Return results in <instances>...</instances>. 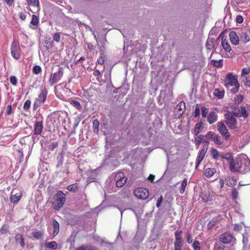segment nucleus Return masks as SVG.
<instances>
[{"instance_id":"nucleus-1","label":"nucleus","mask_w":250,"mask_h":250,"mask_svg":"<svg viewBox=\"0 0 250 250\" xmlns=\"http://www.w3.org/2000/svg\"><path fill=\"white\" fill-rule=\"evenodd\" d=\"M66 200L65 194L62 191H59L54 197V208L59 210L64 205Z\"/></svg>"},{"instance_id":"nucleus-2","label":"nucleus","mask_w":250,"mask_h":250,"mask_svg":"<svg viewBox=\"0 0 250 250\" xmlns=\"http://www.w3.org/2000/svg\"><path fill=\"white\" fill-rule=\"evenodd\" d=\"M183 231L182 230H176L175 233V241L174 243V250H182L184 241L182 236Z\"/></svg>"},{"instance_id":"nucleus-3","label":"nucleus","mask_w":250,"mask_h":250,"mask_svg":"<svg viewBox=\"0 0 250 250\" xmlns=\"http://www.w3.org/2000/svg\"><path fill=\"white\" fill-rule=\"evenodd\" d=\"M229 163V169L232 172H239L242 166V161L240 159L234 160L232 158L228 159Z\"/></svg>"},{"instance_id":"nucleus-4","label":"nucleus","mask_w":250,"mask_h":250,"mask_svg":"<svg viewBox=\"0 0 250 250\" xmlns=\"http://www.w3.org/2000/svg\"><path fill=\"white\" fill-rule=\"evenodd\" d=\"M10 50L11 55L14 59L16 60H18L20 59L21 57V50L19 44L15 41H14L12 42L10 48Z\"/></svg>"},{"instance_id":"nucleus-5","label":"nucleus","mask_w":250,"mask_h":250,"mask_svg":"<svg viewBox=\"0 0 250 250\" xmlns=\"http://www.w3.org/2000/svg\"><path fill=\"white\" fill-rule=\"evenodd\" d=\"M220 241L223 244H233L235 242V237L229 232H224L219 236Z\"/></svg>"},{"instance_id":"nucleus-6","label":"nucleus","mask_w":250,"mask_h":250,"mask_svg":"<svg viewBox=\"0 0 250 250\" xmlns=\"http://www.w3.org/2000/svg\"><path fill=\"white\" fill-rule=\"evenodd\" d=\"M225 117L227 120L226 123L229 127L231 129H235L237 128L236 120L235 119L236 116L233 112H229L225 114Z\"/></svg>"},{"instance_id":"nucleus-7","label":"nucleus","mask_w":250,"mask_h":250,"mask_svg":"<svg viewBox=\"0 0 250 250\" xmlns=\"http://www.w3.org/2000/svg\"><path fill=\"white\" fill-rule=\"evenodd\" d=\"M115 181L116 182V186L118 188L122 187L126 182L127 178L125 176V174L122 172L117 173L115 176Z\"/></svg>"},{"instance_id":"nucleus-8","label":"nucleus","mask_w":250,"mask_h":250,"mask_svg":"<svg viewBox=\"0 0 250 250\" xmlns=\"http://www.w3.org/2000/svg\"><path fill=\"white\" fill-rule=\"evenodd\" d=\"M63 74L62 68H59L58 71L51 75L49 82L51 85L57 83L62 78Z\"/></svg>"},{"instance_id":"nucleus-9","label":"nucleus","mask_w":250,"mask_h":250,"mask_svg":"<svg viewBox=\"0 0 250 250\" xmlns=\"http://www.w3.org/2000/svg\"><path fill=\"white\" fill-rule=\"evenodd\" d=\"M134 194L137 198L145 200L148 197L149 192L146 188H138L134 190Z\"/></svg>"},{"instance_id":"nucleus-10","label":"nucleus","mask_w":250,"mask_h":250,"mask_svg":"<svg viewBox=\"0 0 250 250\" xmlns=\"http://www.w3.org/2000/svg\"><path fill=\"white\" fill-rule=\"evenodd\" d=\"M207 144L208 143H206V144H204L202 149L198 152V155L197 157L195 163L196 168H197L198 167V166L201 163L202 161L204 159L205 156L208 151V146Z\"/></svg>"},{"instance_id":"nucleus-11","label":"nucleus","mask_w":250,"mask_h":250,"mask_svg":"<svg viewBox=\"0 0 250 250\" xmlns=\"http://www.w3.org/2000/svg\"><path fill=\"white\" fill-rule=\"evenodd\" d=\"M239 84L237 81V76L232 75V73H229L227 74L225 85L227 87L229 86H233V85Z\"/></svg>"},{"instance_id":"nucleus-12","label":"nucleus","mask_w":250,"mask_h":250,"mask_svg":"<svg viewBox=\"0 0 250 250\" xmlns=\"http://www.w3.org/2000/svg\"><path fill=\"white\" fill-rule=\"evenodd\" d=\"M217 129L219 133L225 139H228L230 137V134L223 122H219L218 124Z\"/></svg>"},{"instance_id":"nucleus-13","label":"nucleus","mask_w":250,"mask_h":250,"mask_svg":"<svg viewBox=\"0 0 250 250\" xmlns=\"http://www.w3.org/2000/svg\"><path fill=\"white\" fill-rule=\"evenodd\" d=\"M48 92L46 88L41 89V91L37 98L36 99L42 104H44L46 100Z\"/></svg>"},{"instance_id":"nucleus-14","label":"nucleus","mask_w":250,"mask_h":250,"mask_svg":"<svg viewBox=\"0 0 250 250\" xmlns=\"http://www.w3.org/2000/svg\"><path fill=\"white\" fill-rule=\"evenodd\" d=\"M43 123L42 121H37L34 125V134L35 135H40L41 134L43 130Z\"/></svg>"},{"instance_id":"nucleus-15","label":"nucleus","mask_w":250,"mask_h":250,"mask_svg":"<svg viewBox=\"0 0 250 250\" xmlns=\"http://www.w3.org/2000/svg\"><path fill=\"white\" fill-rule=\"evenodd\" d=\"M233 112L234 113L235 116L237 117H242L244 118H246L248 116L246 108L244 106H241L238 110H235V111Z\"/></svg>"},{"instance_id":"nucleus-16","label":"nucleus","mask_w":250,"mask_h":250,"mask_svg":"<svg viewBox=\"0 0 250 250\" xmlns=\"http://www.w3.org/2000/svg\"><path fill=\"white\" fill-rule=\"evenodd\" d=\"M186 109L185 103L184 102H180L176 106L175 108V112L178 113V116L180 117L184 113Z\"/></svg>"},{"instance_id":"nucleus-17","label":"nucleus","mask_w":250,"mask_h":250,"mask_svg":"<svg viewBox=\"0 0 250 250\" xmlns=\"http://www.w3.org/2000/svg\"><path fill=\"white\" fill-rule=\"evenodd\" d=\"M238 34L240 36V41L244 43H246L250 41V38L249 35L246 30H242L238 32Z\"/></svg>"},{"instance_id":"nucleus-18","label":"nucleus","mask_w":250,"mask_h":250,"mask_svg":"<svg viewBox=\"0 0 250 250\" xmlns=\"http://www.w3.org/2000/svg\"><path fill=\"white\" fill-rule=\"evenodd\" d=\"M218 119V115L215 111H210L207 116V121L209 124L216 122Z\"/></svg>"},{"instance_id":"nucleus-19","label":"nucleus","mask_w":250,"mask_h":250,"mask_svg":"<svg viewBox=\"0 0 250 250\" xmlns=\"http://www.w3.org/2000/svg\"><path fill=\"white\" fill-rule=\"evenodd\" d=\"M229 39L231 42L234 45H238L239 42L238 35L234 31H231L229 34Z\"/></svg>"},{"instance_id":"nucleus-20","label":"nucleus","mask_w":250,"mask_h":250,"mask_svg":"<svg viewBox=\"0 0 250 250\" xmlns=\"http://www.w3.org/2000/svg\"><path fill=\"white\" fill-rule=\"evenodd\" d=\"M221 44L223 48L227 52H229L231 48L227 41V37L226 36H223L221 38Z\"/></svg>"},{"instance_id":"nucleus-21","label":"nucleus","mask_w":250,"mask_h":250,"mask_svg":"<svg viewBox=\"0 0 250 250\" xmlns=\"http://www.w3.org/2000/svg\"><path fill=\"white\" fill-rule=\"evenodd\" d=\"M21 193L20 192L16 193L15 191L13 190L11 192L10 201L13 203H17L21 199Z\"/></svg>"},{"instance_id":"nucleus-22","label":"nucleus","mask_w":250,"mask_h":250,"mask_svg":"<svg viewBox=\"0 0 250 250\" xmlns=\"http://www.w3.org/2000/svg\"><path fill=\"white\" fill-rule=\"evenodd\" d=\"M211 135H208V138L211 137V141H213L214 143L218 145H221L223 144V141L221 137L217 134L212 132V133L209 134Z\"/></svg>"},{"instance_id":"nucleus-23","label":"nucleus","mask_w":250,"mask_h":250,"mask_svg":"<svg viewBox=\"0 0 250 250\" xmlns=\"http://www.w3.org/2000/svg\"><path fill=\"white\" fill-rule=\"evenodd\" d=\"M225 181L228 186L233 187L236 184L237 178L235 177L228 176L225 178Z\"/></svg>"},{"instance_id":"nucleus-24","label":"nucleus","mask_w":250,"mask_h":250,"mask_svg":"<svg viewBox=\"0 0 250 250\" xmlns=\"http://www.w3.org/2000/svg\"><path fill=\"white\" fill-rule=\"evenodd\" d=\"M203 124L202 122L198 123L195 125L194 129V135L197 136V135L201 132L202 129L203 128Z\"/></svg>"},{"instance_id":"nucleus-25","label":"nucleus","mask_w":250,"mask_h":250,"mask_svg":"<svg viewBox=\"0 0 250 250\" xmlns=\"http://www.w3.org/2000/svg\"><path fill=\"white\" fill-rule=\"evenodd\" d=\"M52 225L53 227V236H55L57 235L59 232L60 226L59 223L55 220L53 219Z\"/></svg>"},{"instance_id":"nucleus-26","label":"nucleus","mask_w":250,"mask_h":250,"mask_svg":"<svg viewBox=\"0 0 250 250\" xmlns=\"http://www.w3.org/2000/svg\"><path fill=\"white\" fill-rule=\"evenodd\" d=\"M210 153L212 158L215 160H218L220 157L222 158H225L224 157L220 155L218 151L216 148H211L210 150Z\"/></svg>"},{"instance_id":"nucleus-27","label":"nucleus","mask_w":250,"mask_h":250,"mask_svg":"<svg viewBox=\"0 0 250 250\" xmlns=\"http://www.w3.org/2000/svg\"><path fill=\"white\" fill-rule=\"evenodd\" d=\"M216 172V169L214 168H207L205 169L204 174L208 178L212 177Z\"/></svg>"},{"instance_id":"nucleus-28","label":"nucleus","mask_w":250,"mask_h":250,"mask_svg":"<svg viewBox=\"0 0 250 250\" xmlns=\"http://www.w3.org/2000/svg\"><path fill=\"white\" fill-rule=\"evenodd\" d=\"M214 47V39L212 38H208L206 42V47L208 50H211Z\"/></svg>"},{"instance_id":"nucleus-29","label":"nucleus","mask_w":250,"mask_h":250,"mask_svg":"<svg viewBox=\"0 0 250 250\" xmlns=\"http://www.w3.org/2000/svg\"><path fill=\"white\" fill-rule=\"evenodd\" d=\"M15 241L17 244H19L23 247L24 245V242L22 236L21 234H17L15 236Z\"/></svg>"},{"instance_id":"nucleus-30","label":"nucleus","mask_w":250,"mask_h":250,"mask_svg":"<svg viewBox=\"0 0 250 250\" xmlns=\"http://www.w3.org/2000/svg\"><path fill=\"white\" fill-rule=\"evenodd\" d=\"M224 91L219 89H215L213 92V95L218 99H221L224 96Z\"/></svg>"},{"instance_id":"nucleus-31","label":"nucleus","mask_w":250,"mask_h":250,"mask_svg":"<svg viewBox=\"0 0 250 250\" xmlns=\"http://www.w3.org/2000/svg\"><path fill=\"white\" fill-rule=\"evenodd\" d=\"M204 137H203V135H197V136L195 138L194 143L197 146H199L200 144L202 143H205Z\"/></svg>"},{"instance_id":"nucleus-32","label":"nucleus","mask_w":250,"mask_h":250,"mask_svg":"<svg viewBox=\"0 0 250 250\" xmlns=\"http://www.w3.org/2000/svg\"><path fill=\"white\" fill-rule=\"evenodd\" d=\"M44 246L45 248L50 250H56L57 247V244L55 241H52L45 243Z\"/></svg>"},{"instance_id":"nucleus-33","label":"nucleus","mask_w":250,"mask_h":250,"mask_svg":"<svg viewBox=\"0 0 250 250\" xmlns=\"http://www.w3.org/2000/svg\"><path fill=\"white\" fill-rule=\"evenodd\" d=\"M211 63L216 67H222L223 66V60H212Z\"/></svg>"},{"instance_id":"nucleus-34","label":"nucleus","mask_w":250,"mask_h":250,"mask_svg":"<svg viewBox=\"0 0 250 250\" xmlns=\"http://www.w3.org/2000/svg\"><path fill=\"white\" fill-rule=\"evenodd\" d=\"M192 248L193 250H201V247L200 242L198 240L195 239L192 243Z\"/></svg>"},{"instance_id":"nucleus-35","label":"nucleus","mask_w":250,"mask_h":250,"mask_svg":"<svg viewBox=\"0 0 250 250\" xmlns=\"http://www.w3.org/2000/svg\"><path fill=\"white\" fill-rule=\"evenodd\" d=\"M218 222V219L217 218H212L208 223V229H212L216 224Z\"/></svg>"},{"instance_id":"nucleus-36","label":"nucleus","mask_w":250,"mask_h":250,"mask_svg":"<svg viewBox=\"0 0 250 250\" xmlns=\"http://www.w3.org/2000/svg\"><path fill=\"white\" fill-rule=\"evenodd\" d=\"M57 161H58V164L57 165V167H59L61 166L62 165L63 162V154L62 152L60 153L58 156H57Z\"/></svg>"},{"instance_id":"nucleus-37","label":"nucleus","mask_w":250,"mask_h":250,"mask_svg":"<svg viewBox=\"0 0 250 250\" xmlns=\"http://www.w3.org/2000/svg\"><path fill=\"white\" fill-rule=\"evenodd\" d=\"M39 23V18L36 15H32L30 23L34 26H37Z\"/></svg>"},{"instance_id":"nucleus-38","label":"nucleus","mask_w":250,"mask_h":250,"mask_svg":"<svg viewBox=\"0 0 250 250\" xmlns=\"http://www.w3.org/2000/svg\"><path fill=\"white\" fill-rule=\"evenodd\" d=\"M187 185V180L185 178L181 183V187L180 188V193L181 194L184 193L185 190V188Z\"/></svg>"},{"instance_id":"nucleus-39","label":"nucleus","mask_w":250,"mask_h":250,"mask_svg":"<svg viewBox=\"0 0 250 250\" xmlns=\"http://www.w3.org/2000/svg\"><path fill=\"white\" fill-rule=\"evenodd\" d=\"M26 2L27 4L30 6L34 7H39V0H27Z\"/></svg>"},{"instance_id":"nucleus-40","label":"nucleus","mask_w":250,"mask_h":250,"mask_svg":"<svg viewBox=\"0 0 250 250\" xmlns=\"http://www.w3.org/2000/svg\"><path fill=\"white\" fill-rule=\"evenodd\" d=\"M79 188V186L77 184H72L68 186L66 188L68 190L72 192L76 191Z\"/></svg>"},{"instance_id":"nucleus-41","label":"nucleus","mask_w":250,"mask_h":250,"mask_svg":"<svg viewBox=\"0 0 250 250\" xmlns=\"http://www.w3.org/2000/svg\"><path fill=\"white\" fill-rule=\"evenodd\" d=\"M244 85L248 87H250V78L249 77H241Z\"/></svg>"},{"instance_id":"nucleus-42","label":"nucleus","mask_w":250,"mask_h":250,"mask_svg":"<svg viewBox=\"0 0 250 250\" xmlns=\"http://www.w3.org/2000/svg\"><path fill=\"white\" fill-rule=\"evenodd\" d=\"M32 236L37 239H39L42 238L43 233L41 231H33L32 232Z\"/></svg>"},{"instance_id":"nucleus-43","label":"nucleus","mask_w":250,"mask_h":250,"mask_svg":"<svg viewBox=\"0 0 250 250\" xmlns=\"http://www.w3.org/2000/svg\"><path fill=\"white\" fill-rule=\"evenodd\" d=\"M244 97L241 95H237L234 97V101L235 104H240L243 100Z\"/></svg>"},{"instance_id":"nucleus-44","label":"nucleus","mask_w":250,"mask_h":250,"mask_svg":"<svg viewBox=\"0 0 250 250\" xmlns=\"http://www.w3.org/2000/svg\"><path fill=\"white\" fill-rule=\"evenodd\" d=\"M70 104L72 105L73 106L75 107L77 109L80 110L82 109V106L81 105L80 103L75 100H71L70 102Z\"/></svg>"},{"instance_id":"nucleus-45","label":"nucleus","mask_w":250,"mask_h":250,"mask_svg":"<svg viewBox=\"0 0 250 250\" xmlns=\"http://www.w3.org/2000/svg\"><path fill=\"white\" fill-rule=\"evenodd\" d=\"M186 238L187 239V241L188 243L191 244L192 243L193 239H192V236L191 234V233L189 231H188L186 233Z\"/></svg>"},{"instance_id":"nucleus-46","label":"nucleus","mask_w":250,"mask_h":250,"mask_svg":"<svg viewBox=\"0 0 250 250\" xmlns=\"http://www.w3.org/2000/svg\"><path fill=\"white\" fill-rule=\"evenodd\" d=\"M208 113V109L205 106L201 107V114L203 118L207 117Z\"/></svg>"},{"instance_id":"nucleus-47","label":"nucleus","mask_w":250,"mask_h":250,"mask_svg":"<svg viewBox=\"0 0 250 250\" xmlns=\"http://www.w3.org/2000/svg\"><path fill=\"white\" fill-rule=\"evenodd\" d=\"M210 133H212V132L208 131L207 133V134H206L205 135H203V137H204V140H205V141H204L205 142V144H206V143H208L207 144H208V145H209V140H211V137H209H209L208 138V135H209V136L210 135V134H209Z\"/></svg>"},{"instance_id":"nucleus-48","label":"nucleus","mask_w":250,"mask_h":250,"mask_svg":"<svg viewBox=\"0 0 250 250\" xmlns=\"http://www.w3.org/2000/svg\"><path fill=\"white\" fill-rule=\"evenodd\" d=\"M250 73V68L249 67L243 68L242 70L241 77H246V75H248Z\"/></svg>"},{"instance_id":"nucleus-49","label":"nucleus","mask_w":250,"mask_h":250,"mask_svg":"<svg viewBox=\"0 0 250 250\" xmlns=\"http://www.w3.org/2000/svg\"><path fill=\"white\" fill-rule=\"evenodd\" d=\"M32 71L34 74L38 75L42 72V68L39 65H35L33 67Z\"/></svg>"},{"instance_id":"nucleus-50","label":"nucleus","mask_w":250,"mask_h":250,"mask_svg":"<svg viewBox=\"0 0 250 250\" xmlns=\"http://www.w3.org/2000/svg\"><path fill=\"white\" fill-rule=\"evenodd\" d=\"M31 104V102L30 100H27L25 102L23 105V109L25 111L28 110Z\"/></svg>"},{"instance_id":"nucleus-51","label":"nucleus","mask_w":250,"mask_h":250,"mask_svg":"<svg viewBox=\"0 0 250 250\" xmlns=\"http://www.w3.org/2000/svg\"><path fill=\"white\" fill-rule=\"evenodd\" d=\"M9 227L8 225H3L0 229V232L2 234H5L8 231Z\"/></svg>"},{"instance_id":"nucleus-52","label":"nucleus","mask_w":250,"mask_h":250,"mask_svg":"<svg viewBox=\"0 0 250 250\" xmlns=\"http://www.w3.org/2000/svg\"><path fill=\"white\" fill-rule=\"evenodd\" d=\"M200 113V108L198 106V105H197L195 107L194 112L192 113V115L194 117L196 118L199 116Z\"/></svg>"},{"instance_id":"nucleus-53","label":"nucleus","mask_w":250,"mask_h":250,"mask_svg":"<svg viewBox=\"0 0 250 250\" xmlns=\"http://www.w3.org/2000/svg\"><path fill=\"white\" fill-rule=\"evenodd\" d=\"M238 192L236 188H234L232 190L231 196L233 200H236L238 197Z\"/></svg>"},{"instance_id":"nucleus-54","label":"nucleus","mask_w":250,"mask_h":250,"mask_svg":"<svg viewBox=\"0 0 250 250\" xmlns=\"http://www.w3.org/2000/svg\"><path fill=\"white\" fill-rule=\"evenodd\" d=\"M58 146V143L56 142H52L49 146V149L51 151H53Z\"/></svg>"},{"instance_id":"nucleus-55","label":"nucleus","mask_w":250,"mask_h":250,"mask_svg":"<svg viewBox=\"0 0 250 250\" xmlns=\"http://www.w3.org/2000/svg\"><path fill=\"white\" fill-rule=\"evenodd\" d=\"M10 83L14 86H16L17 84V79L15 76H11L10 77Z\"/></svg>"},{"instance_id":"nucleus-56","label":"nucleus","mask_w":250,"mask_h":250,"mask_svg":"<svg viewBox=\"0 0 250 250\" xmlns=\"http://www.w3.org/2000/svg\"><path fill=\"white\" fill-rule=\"evenodd\" d=\"M233 86H234V87L230 89V92L233 94L236 93L239 89V83L237 84L236 85H233Z\"/></svg>"},{"instance_id":"nucleus-57","label":"nucleus","mask_w":250,"mask_h":250,"mask_svg":"<svg viewBox=\"0 0 250 250\" xmlns=\"http://www.w3.org/2000/svg\"><path fill=\"white\" fill-rule=\"evenodd\" d=\"M99 124L98 121L95 120L93 121V127L94 130V132L96 131V129H97V131H98V126H99Z\"/></svg>"},{"instance_id":"nucleus-58","label":"nucleus","mask_w":250,"mask_h":250,"mask_svg":"<svg viewBox=\"0 0 250 250\" xmlns=\"http://www.w3.org/2000/svg\"><path fill=\"white\" fill-rule=\"evenodd\" d=\"M12 113V108L11 104L8 105L7 107L6 110L5 111V114L7 115H10Z\"/></svg>"},{"instance_id":"nucleus-59","label":"nucleus","mask_w":250,"mask_h":250,"mask_svg":"<svg viewBox=\"0 0 250 250\" xmlns=\"http://www.w3.org/2000/svg\"><path fill=\"white\" fill-rule=\"evenodd\" d=\"M53 39L56 42H59L60 40V35L59 33H55L53 35Z\"/></svg>"},{"instance_id":"nucleus-60","label":"nucleus","mask_w":250,"mask_h":250,"mask_svg":"<svg viewBox=\"0 0 250 250\" xmlns=\"http://www.w3.org/2000/svg\"><path fill=\"white\" fill-rule=\"evenodd\" d=\"M224 182H225V180L222 178H220L218 187L220 188H222L224 186Z\"/></svg>"},{"instance_id":"nucleus-61","label":"nucleus","mask_w":250,"mask_h":250,"mask_svg":"<svg viewBox=\"0 0 250 250\" xmlns=\"http://www.w3.org/2000/svg\"><path fill=\"white\" fill-rule=\"evenodd\" d=\"M236 22L239 23H241L243 21V17L241 16L238 15L236 17Z\"/></svg>"},{"instance_id":"nucleus-62","label":"nucleus","mask_w":250,"mask_h":250,"mask_svg":"<svg viewBox=\"0 0 250 250\" xmlns=\"http://www.w3.org/2000/svg\"><path fill=\"white\" fill-rule=\"evenodd\" d=\"M162 201H163V198H162V196H161L157 200V203H156V207L157 208H159L161 204H162Z\"/></svg>"},{"instance_id":"nucleus-63","label":"nucleus","mask_w":250,"mask_h":250,"mask_svg":"<svg viewBox=\"0 0 250 250\" xmlns=\"http://www.w3.org/2000/svg\"><path fill=\"white\" fill-rule=\"evenodd\" d=\"M98 63L101 65H102L104 63V60L103 57H101L98 59Z\"/></svg>"},{"instance_id":"nucleus-64","label":"nucleus","mask_w":250,"mask_h":250,"mask_svg":"<svg viewBox=\"0 0 250 250\" xmlns=\"http://www.w3.org/2000/svg\"><path fill=\"white\" fill-rule=\"evenodd\" d=\"M76 250H88V248L84 246H81L76 248Z\"/></svg>"}]
</instances>
